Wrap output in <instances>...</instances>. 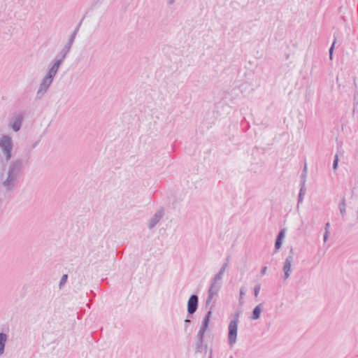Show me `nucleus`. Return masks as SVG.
Here are the masks:
<instances>
[{
	"mask_svg": "<svg viewBox=\"0 0 358 358\" xmlns=\"http://www.w3.org/2000/svg\"><path fill=\"white\" fill-rule=\"evenodd\" d=\"M239 317L240 313H235L233 320L230 321L228 326V343L231 348H233L236 343Z\"/></svg>",
	"mask_w": 358,
	"mask_h": 358,
	"instance_id": "1",
	"label": "nucleus"
},
{
	"mask_svg": "<svg viewBox=\"0 0 358 358\" xmlns=\"http://www.w3.org/2000/svg\"><path fill=\"white\" fill-rule=\"evenodd\" d=\"M18 182L19 180L7 175L6 178L1 184L2 191L10 196L17 188Z\"/></svg>",
	"mask_w": 358,
	"mask_h": 358,
	"instance_id": "2",
	"label": "nucleus"
},
{
	"mask_svg": "<svg viewBox=\"0 0 358 358\" xmlns=\"http://www.w3.org/2000/svg\"><path fill=\"white\" fill-rule=\"evenodd\" d=\"M24 162L22 159H17L13 160L9 164L7 175L19 180L20 174L22 172Z\"/></svg>",
	"mask_w": 358,
	"mask_h": 358,
	"instance_id": "3",
	"label": "nucleus"
},
{
	"mask_svg": "<svg viewBox=\"0 0 358 358\" xmlns=\"http://www.w3.org/2000/svg\"><path fill=\"white\" fill-rule=\"evenodd\" d=\"M0 148L5 155L6 160H10L12 157L11 151L13 148V141L12 138L9 136H2V137L0 138Z\"/></svg>",
	"mask_w": 358,
	"mask_h": 358,
	"instance_id": "4",
	"label": "nucleus"
},
{
	"mask_svg": "<svg viewBox=\"0 0 358 358\" xmlns=\"http://www.w3.org/2000/svg\"><path fill=\"white\" fill-rule=\"evenodd\" d=\"M53 80H54V77L50 76L48 74H46L45 76V77L43 78V80L40 84L39 88L37 91V93H36L37 99H41L42 98V96L46 93L48 88L52 83Z\"/></svg>",
	"mask_w": 358,
	"mask_h": 358,
	"instance_id": "5",
	"label": "nucleus"
},
{
	"mask_svg": "<svg viewBox=\"0 0 358 358\" xmlns=\"http://www.w3.org/2000/svg\"><path fill=\"white\" fill-rule=\"evenodd\" d=\"M221 287V283H216L213 281H211L210 286L208 292V296L206 301V308L208 309V310H209V308H213V305H210V303L213 299V296L217 295Z\"/></svg>",
	"mask_w": 358,
	"mask_h": 358,
	"instance_id": "6",
	"label": "nucleus"
},
{
	"mask_svg": "<svg viewBox=\"0 0 358 358\" xmlns=\"http://www.w3.org/2000/svg\"><path fill=\"white\" fill-rule=\"evenodd\" d=\"M211 315H212V307L209 308V310L207 311V313L206 314V315L202 321L200 329L199 330V332L196 335V338H203L205 332L206 331L207 329L208 328Z\"/></svg>",
	"mask_w": 358,
	"mask_h": 358,
	"instance_id": "7",
	"label": "nucleus"
},
{
	"mask_svg": "<svg viewBox=\"0 0 358 358\" xmlns=\"http://www.w3.org/2000/svg\"><path fill=\"white\" fill-rule=\"evenodd\" d=\"M24 115L22 113H19L10 119L9 126L12 128L14 131H18L21 129L22 124L23 122Z\"/></svg>",
	"mask_w": 358,
	"mask_h": 358,
	"instance_id": "8",
	"label": "nucleus"
},
{
	"mask_svg": "<svg viewBox=\"0 0 358 358\" xmlns=\"http://www.w3.org/2000/svg\"><path fill=\"white\" fill-rule=\"evenodd\" d=\"M199 297L196 294H192L187 301V313L193 315L198 308Z\"/></svg>",
	"mask_w": 358,
	"mask_h": 358,
	"instance_id": "9",
	"label": "nucleus"
},
{
	"mask_svg": "<svg viewBox=\"0 0 358 358\" xmlns=\"http://www.w3.org/2000/svg\"><path fill=\"white\" fill-rule=\"evenodd\" d=\"M164 215V208H161L157 210L153 217L150 220L148 227L150 229H153L163 217Z\"/></svg>",
	"mask_w": 358,
	"mask_h": 358,
	"instance_id": "10",
	"label": "nucleus"
},
{
	"mask_svg": "<svg viewBox=\"0 0 358 358\" xmlns=\"http://www.w3.org/2000/svg\"><path fill=\"white\" fill-rule=\"evenodd\" d=\"M229 261V257H228L226 259V262L223 264V265L220 268L219 272L213 277V278L212 279L211 281H213V282H215L216 283H221L222 284V277H223L224 273L225 272V270H226V268L228 266Z\"/></svg>",
	"mask_w": 358,
	"mask_h": 358,
	"instance_id": "11",
	"label": "nucleus"
},
{
	"mask_svg": "<svg viewBox=\"0 0 358 358\" xmlns=\"http://www.w3.org/2000/svg\"><path fill=\"white\" fill-rule=\"evenodd\" d=\"M63 63L62 61L55 57V60L52 62L51 66L49 68L47 74L55 78L59 66Z\"/></svg>",
	"mask_w": 358,
	"mask_h": 358,
	"instance_id": "12",
	"label": "nucleus"
},
{
	"mask_svg": "<svg viewBox=\"0 0 358 358\" xmlns=\"http://www.w3.org/2000/svg\"><path fill=\"white\" fill-rule=\"evenodd\" d=\"M293 262L292 260H291V257H287V258L285 259V261L284 262V265H283V267H282V271L284 272V279L286 280L287 279L289 275H290V273H291V266H292V263Z\"/></svg>",
	"mask_w": 358,
	"mask_h": 358,
	"instance_id": "13",
	"label": "nucleus"
},
{
	"mask_svg": "<svg viewBox=\"0 0 358 358\" xmlns=\"http://www.w3.org/2000/svg\"><path fill=\"white\" fill-rule=\"evenodd\" d=\"M81 23H82V21L78 24V25L76 27V28L75 29V30L73 31V32L71 34V35L70 36L67 43L64 45V47H65L66 48H67L68 50L70 51L72 45H73V43L74 42V40L76 38V36L78 34V31L80 29V27L81 25Z\"/></svg>",
	"mask_w": 358,
	"mask_h": 358,
	"instance_id": "14",
	"label": "nucleus"
},
{
	"mask_svg": "<svg viewBox=\"0 0 358 358\" xmlns=\"http://www.w3.org/2000/svg\"><path fill=\"white\" fill-rule=\"evenodd\" d=\"M262 309L263 303H259L257 306H256L252 310L250 318L252 320H257L259 319Z\"/></svg>",
	"mask_w": 358,
	"mask_h": 358,
	"instance_id": "15",
	"label": "nucleus"
},
{
	"mask_svg": "<svg viewBox=\"0 0 358 358\" xmlns=\"http://www.w3.org/2000/svg\"><path fill=\"white\" fill-rule=\"evenodd\" d=\"M7 339L8 335L6 334L0 333V356L4 353Z\"/></svg>",
	"mask_w": 358,
	"mask_h": 358,
	"instance_id": "16",
	"label": "nucleus"
},
{
	"mask_svg": "<svg viewBox=\"0 0 358 358\" xmlns=\"http://www.w3.org/2000/svg\"><path fill=\"white\" fill-rule=\"evenodd\" d=\"M69 52V50H68L67 48H66L65 47H63V48L56 55L55 57L63 62Z\"/></svg>",
	"mask_w": 358,
	"mask_h": 358,
	"instance_id": "17",
	"label": "nucleus"
},
{
	"mask_svg": "<svg viewBox=\"0 0 358 358\" xmlns=\"http://www.w3.org/2000/svg\"><path fill=\"white\" fill-rule=\"evenodd\" d=\"M203 343V338H196V348H195L196 352H201L202 351Z\"/></svg>",
	"mask_w": 358,
	"mask_h": 358,
	"instance_id": "18",
	"label": "nucleus"
},
{
	"mask_svg": "<svg viewBox=\"0 0 358 358\" xmlns=\"http://www.w3.org/2000/svg\"><path fill=\"white\" fill-rule=\"evenodd\" d=\"M339 210L340 213L342 216H344L346 212L345 210V199L343 197L340 203H339Z\"/></svg>",
	"mask_w": 358,
	"mask_h": 358,
	"instance_id": "19",
	"label": "nucleus"
},
{
	"mask_svg": "<svg viewBox=\"0 0 358 358\" xmlns=\"http://www.w3.org/2000/svg\"><path fill=\"white\" fill-rule=\"evenodd\" d=\"M300 182H301V187H300L299 194L302 195L303 196L306 192V185H304L303 181H300Z\"/></svg>",
	"mask_w": 358,
	"mask_h": 358,
	"instance_id": "20",
	"label": "nucleus"
},
{
	"mask_svg": "<svg viewBox=\"0 0 358 358\" xmlns=\"http://www.w3.org/2000/svg\"><path fill=\"white\" fill-rule=\"evenodd\" d=\"M282 240L278 239L276 238L275 242V250H279L282 246Z\"/></svg>",
	"mask_w": 358,
	"mask_h": 358,
	"instance_id": "21",
	"label": "nucleus"
},
{
	"mask_svg": "<svg viewBox=\"0 0 358 358\" xmlns=\"http://www.w3.org/2000/svg\"><path fill=\"white\" fill-rule=\"evenodd\" d=\"M338 161H339L338 155H336L334 156V162H333V169L334 171H336L338 168Z\"/></svg>",
	"mask_w": 358,
	"mask_h": 358,
	"instance_id": "22",
	"label": "nucleus"
},
{
	"mask_svg": "<svg viewBox=\"0 0 358 358\" xmlns=\"http://www.w3.org/2000/svg\"><path fill=\"white\" fill-rule=\"evenodd\" d=\"M285 231H286V230H285V228L281 229L280 230V231L278 232V236H277L276 238H278V239H282V240L284 238L285 236Z\"/></svg>",
	"mask_w": 358,
	"mask_h": 358,
	"instance_id": "23",
	"label": "nucleus"
},
{
	"mask_svg": "<svg viewBox=\"0 0 358 358\" xmlns=\"http://www.w3.org/2000/svg\"><path fill=\"white\" fill-rule=\"evenodd\" d=\"M68 279V275L64 274L59 281V287H61L63 285H64L66 282V280Z\"/></svg>",
	"mask_w": 358,
	"mask_h": 358,
	"instance_id": "24",
	"label": "nucleus"
},
{
	"mask_svg": "<svg viewBox=\"0 0 358 358\" xmlns=\"http://www.w3.org/2000/svg\"><path fill=\"white\" fill-rule=\"evenodd\" d=\"M260 289H261V286H260L259 284H258V285L255 286V287H254V295H255V297H257L259 295Z\"/></svg>",
	"mask_w": 358,
	"mask_h": 358,
	"instance_id": "25",
	"label": "nucleus"
},
{
	"mask_svg": "<svg viewBox=\"0 0 358 358\" xmlns=\"http://www.w3.org/2000/svg\"><path fill=\"white\" fill-rule=\"evenodd\" d=\"M335 43H336V41L334 40V41L333 42L331 46L330 47V48L329 50L330 59H332V57H333V51H334V49Z\"/></svg>",
	"mask_w": 358,
	"mask_h": 358,
	"instance_id": "26",
	"label": "nucleus"
},
{
	"mask_svg": "<svg viewBox=\"0 0 358 358\" xmlns=\"http://www.w3.org/2000/svg\"><path fill=\"white\" fill-rule=\"evenodd\" d=\"M306 176H307V173L302 172V173L301 175V181H303L304 182V185H306Z\"/></svg>",
	"mask_w": 358,
	"mask_h": 358,
	"instance_id": "27",
	"label": "nucleus"
},
{
	"mask_svg": "<svg viewBox=\"0 0 358 358\" xmlns=\"http://www.w3.org/2000/svg\"><path fill=\"white\" fill-rule=\"evenodd\" d=\"M294 249L292 248H290L289 250V255L287 257H291V260H294Z\"/></svg>",
	"mask_w": 358,
	"mask_h": 358,
	"instance_id": "28",
	"label": "nucleus"
},
{
	"mask_svg": "<svg viewBox=\"0 0 358 358\" xmlns=\"http://www.w3.org/2000/svg\"><path fill=\"white\" fill-rule=\"evenodd\" d=\"M191 322V320L189 319L185 320V331L187 330L188 324Z\"/></svg>",
	"mask_w": 358,
	"mask_h": 358,
	"instance_id": "29",
	"label": "nucleus"
},
{
	"mask_svg": "<svg viewBox=\"0 0 358 358\" xmlns=\"http://www.w3.org/2000/svg\"><path fill=\"white\" fill-rule=\"evenodd\" d=\"M329 227H330V224H329V222H327V223L325 224V227H324L325 232L330 233V232H329Z\"/></svg>",
	"mask_w": 358,
	"mask_h": 358,
	"instance_id": "30",
	"label": "nucleus"
},
{
	"mask_svg": "<svg viewBox=\"0 0 358 358\" xmlns=\"http://www.w3.org/2000/svg\"><path fill=\"white\" fill-rule=\"evenodd\" d=\"M329 233H327V232H324V236H323V240H324V242L325 243L327 239L329 238Z\"/></svg>",
	"mask_w": 358,
	"mask_h": 358,
	"instance_id": "31",
	"label": "nucleus"
},
{
	"mask_svg": "<svg viewBox=\"0 0 358 358\" xmlns=\"http://www.w3.org/2000/svg\"><path fill=\"white\" fill-rule=\"evenodd\" d=\"M266 270H267V267L266 266H263L261 269V274L262 275H265L266 274Z\"/></svg>",
	"mask_w": 358,
	"mask_h": 358,
	"instance_id": "32",
	"label": "nucleus"
},
{
	"mask_svg": "<svg viewBox=\"0 0 358 358\" xmlns=\"http://www.w3.org/2000/svg\"><path fill=\"white\" fill-rule=\"evenodd\" d=\"M38 142H39V141H36L34 143H33L31 145V149H34L38 145Z\"/></svg>",
	"mask_w": 358,
	"mask_h": 358,
	"instance_id": "33",
	"label": "nucleus"
},
{
	"mask_svg": "<svg viewBox=\"0 0 358 358\" xmlns=\"http://www.w3.org/2000/svg\"><path fill=\"white\" fill-rule=\"evenodd\" d=\"M245 294L244 293V291H243V288L242 287L241 289H240V296H241V298L243 297V296Z\"/></svg>",
	"mask_w": 358,
	"mask_h": 358,
	"instance_id": "34",
	"label": "nucleus"
},
{
	"mask_svg": "<svg viewBox=\"0 0 358 358\" xmlns=\"http://www.w3.org/2000/svg\"><path fill=\"white\" fill-rule=\"evenodd\" d=\"M175 2V0H167V3L169 5H172Z\"/></svg>",
	"mask_w": 358,
	"mask_h": 358,
	"instance_id": "35",
	"label": "nucleus"
},
{
	"mask_svg": "<svg viewBox=\"0 0 358 358\" xmlns=\"http://www.w3.org/2000/svg\"><path fill=\"white\" fill-rule=\"evenodd\" d=\"M302 198H303V196H302V195L299 194V198H298V204L301 201Z\"/></svg>",
	"mask_w": 358,
	"mask_h": 358,
	"instance_id": "36",
	"label": "nucleus"
},
{
	"mask_svg": "<svg viewBox=\"0 0 358 358\" xmlns=\"http://www.w3.org/2000/svg\"><path fill=\"white\" fill-rule=\"evenodd\" d=\"M302 172L307 173V166H306V164L304 165V167H303V169Z\"/></svg>",
	"mask_w": 358,
	"mask_h": 358,
	"instance_id": "37",
	"label": "nucleus"
},
{
	"mask_svg": "<svg viewBox=\"0 0 358 358\" xmlns=\"http://www.w3.org/2000/svg\"><path fill=\"white\" fill-rule=\"evenodd\" d=\"M30 152H31V150H29V152H28V155H27V161H26V162H28V161H29Z\"/></svg>",
	"mask_w": 358,
	"mask_h": 358,
	"instance_id": "38",
	"label": "nucleus"
},
{
	"mask_svg": "<svg viewBox=\"0 0 358 358\" xmlns=\"http://www.w3.org/2000/svg\"><path fill=\"white\" fill-rule=\"evenodd\" d=\"M212 354H213V350H210V355H209L208 358H212Z\"/></svg>",
	"mask_w": 358,
	"mask_h": 358,
	"instance_id": "39",
	"label": "nucleus"
},
{
	"mask_svg": "<svg viewBox=\"0 0 358 358\" xmlns=\"http://www.w3.org/2000/svg\"><path fill=\"white\" fill-rule=\"evenodd\" d=\"M354 104L358 105L357 101H355V102H354Z\"/></svg>",
	"mask_w": 358,
	"mask_h": 358,
	"instance_id": "40",
	"label": "nucleus"
},
{
	"mask_svg": "<svg viewBox=\"0 0 358 358\" xmlns=\"http://www.w3.org/2000/svg\"><path fill=\"white\" fill-rule=\"evenodd\" d=\"M354 104L358 105L357 101H355V102H354Z\"/></svg>",
	"mask_w": 358,
	"mask_h": 358,
	"instance_id": "41",
	"label": "nucleus"
},
{
	"mask_svg": "<svg viewBox=\"0 0 358 358\" xmlns=\"http://www.w3.org/2000/svg\"><path fill=\"white\" fill-rule=\"evenodd\" d=\"M354 104L358 105L357 101H355V102H354Z\"/></svg>",
	"mask_w": 358,
	"mask_h": 358,
	"instance_id": "42",
	"label": "nucleus"
},
{
	"mask_svg": "<svg viewBox=\"0 0 358 358\" xmlns=\"http://www.w3.org/2000/svg\"><path fill=\"white\" fill-rule=\"evenodd\" d=\"M103 0H96V2L95 3H96L97 2H99V1H102Z\"/></svg>",
	"mask_w": 358,
	"mask_h": 358,
	"instance_id": "43",
	"label": "nucleus"
},
{
	"mask_svg": "<svg viewBox=\"0 0 358 358\" xmlns=\"http://www.w3.org/2000/svg\"><path fill=\"white\" fill-rule=\"evenodd\" d=\"M204 347H205V349L206 350H207V347H208L207 345L206 344Z\"/></svg>",
	"mask_w": 358,
	"mask_h": 358,
	"instance_id": "44",
	"label": "nucleus"
},
{
	"mask_svg": "<svg viewBox=\"0 0 358 358\" xmlns=\"http://www.w3.org/2000/svg\"><path fill=\"white\" fill-rule=\"evenodd\" d=\"M229 358H233V356H230V357H229Z\"/></svg>",
	"mask_w": 358,
	"mask_h": 358,
	"instance_id": "45",
	"label": "nucleus"
},
{
	"mask_svg": "<svg viewBox=\"0 0 358 358\" xmlns=\"http://www.w3.org/2000/svg\"><path fill=\"white\" fill-rule=\"evenodd\" d=\"M357 213H358V210H357Z\"/></svg>",
	"mask_w": 358,
	"mask_h": 358,
	"instance_id": "46",
	"label": "nucleus"
},
{
	"mask_svg": "<svg viewBox=\"0 0 358 358\" xmlns=\"http://www.w3.org/2000/svg\"><path fill=\"white\" fill-rule=\"evenodd\" d=\"M357 220H358V216H357Z\"/></svg>",
	"mask_w": 358,
	"mask_h": 358,
	"instance_id": "47",
	"label": "nucleus"
}]
</instances>
